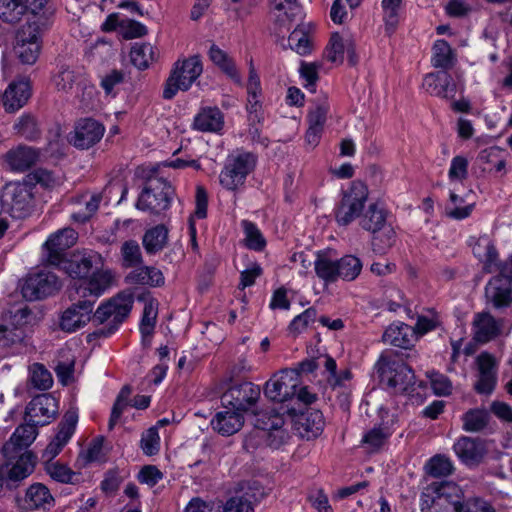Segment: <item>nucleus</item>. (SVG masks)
Returning <instances> with one entry per match:
<instances>
[{
	"instance_id": "1",
	"label": "nucleus",
	"mask_w": 512,
	"mask_h": 512,
	"mask_svg": "<svg viewBox=\"0 0 512 512\" xmlns=\"http://www.w3.org/2000/svg\"><path fill=\"white\" fill-rule=\"evenodd\" d=\"M111 282V272H99L69 290V299L73 303L62 313L60 328L71 333L88 324L93 318L95 302L110 287Z\"/></svg>"
},
{
	"instance_id": "2",
	"label": "nucleus",
	"mask_w": 512,
	"mask_h": 512,
	"mask_svg": "<svg viewBox=\"0 0 512 512\" xmlns=\"http://www.w3.org/2000/svg\"><path fill=\"white\" fill-rule=\"evenodd\" d=\"M134 301L135 297L132 291L123 290L97 307L93 314V320L99 324H106V326L98 328L86 336L87 343L91 344V350L101 348L99 341L113 335L128 319Z\"/></svg>"
},
{
	"instance_id": "3",
	"label": "nucleus",
	"mask_w": 512,
	"mask_h": 512,
	"mask_svg": "<svg viewBox=\"0 0 512 512\" xmlns=\"http://www.w3.org/2000/svg\"><path fill=\"white\" fill-rule=\"evenodd\" d=\"M375 369L381 385L392 394L411 395L416 385L420 388L426 386L422 381L417 384L413 370L399 354H382Z\"/></svg>"
},
{
	"instance_id": "4",
	"label": "nucleus",
	"mask_w": 512,
	"mask_h": 512,
	"mask_svg": "<svg viewBox=\"0 0 512 512\" xmlns=\"http://www.w3.org/2000/svg\"><path fill=\"white\" fill-rule=\"evenodd\" d=\"M420 507L421 512H464L466 500L458 484L434 482L421 494Z\"/></svg>"
},
{
	"instance_id": "5",
	"label": "nucleus",
	"mask_w": 512,
	"mask_h": 512,
	"mask_svg": "<svg viewBox=\"0 0 512 512\" xmlns=\"http://www.w3.org/2000/svg\"><path fill=\"white\" fill-rule=\"evenodd\" d=\"M174 196L175 189L167 179L151 176L146 180L135 207L163 221L168 218L167 212Z\"/></svg>"
},
{
	"instance_id": "6",
	"label": "nucleus",
	"mask_w": 512,
	"mask_h": 512,
	"mask_svg": "<svg viewBox=\"0 0 512 512\" xmlns=\"http://www.w3.org/2000/svg\"><path fill=\"white\" fill-rule=\"evenodd\" d=\"M388 211L379 203H372L360 217V226L373 234L372 248L378 254H384L396 242V232L388 224Z\"/></svg>"
},
{
	"instance_id": "7",
	"label": "nucleus",
	"mask_w": 512,
	"mask_h": 512,
	"mask_svg": "<svg viewBox=\"0 0 512 512\" xmlns=\"http://www.w3.org/2000/svg\"><path fill=\"white\" fill-rule=\"evenodd\" d=\"M362 261L355 255H344L333 259L325 251H319L314 262L315 273L325 283H335L338 279L355 280L362 271Z\"/></svg>"
},
{
	"instance_id": "8",
	"label": "nucleus",
	"mask_w": 512,
	"mask_h": 512,
	"mask_svg": "<svg viewBox=\"0 0 512 512\" xmlns=\"http://www.w3.org/2000/svg\"><path fill=\"white\" fill-rule=\"evenodd\" d=\"M255 153L243 149L229 154L219 174L221 186L228 191H237L245 185L246 179L257 165Z\"/></svg>"
},
{
	"instance_id": "9",
	"label": "nucleus",
	"mask_w": 512,
	"mask_h": 512,
	"mask_svg": "<svg viewBox=\"0 0 512 512\" xmlns=\"http://www.w3.org/2000/svg\"><path fill=\"white\" fill-rule=\"evenodd\" d=\"M203 72V64L199 55L177 60L166 79L162 97L173 99L179 90L188 91Z\"/></svg>"
},
{
	"instance_id": "10",
	"label": "nucleus",
	"mask_w": 512,
	"mask_h": 512,
	"mask_svg": "<svg viewBox=\"0 0 512 512\" xmlns=\"http://www.w3.org/2000/svg\"><path fill=\"white\" fill-rule=\"evenodd\" d=\"M34 185L30 182H11L5 185L2 208L7 207L13 218L23 219L31 214L34 208Z\"/></svg>"
},
{
	"instance_id": "11",
	"label": "nucleus",
	"mask_w": 512,
	"mask_h": 512,
	"mask_svg": "<svg viewBox=\"0 0 512 512\" xmlns=\"http://www.w3.org/2000/svg\"><path fill=\"white\" fill-rule=\"evenodd\" d=\"M50 17L44 11L37 21H29L27 25L17 33L16 54L23 64H34L40 52V34L43 28L49 24Z\"/></svg>"
},
{
	"instance_id": "12",
	"label": "nucleus",
	"mask_w": 512,
	"mask_h": 512,
	"mask_svg": "<svg viewBox=\"0 0 512 512\" xmlns=\"http://www.w3.org/2000/svg\"><path fill=\"white\" fill-rule=\"evenodd\" d=\"M367 199V186L361 181L352 182L350 187L343 192L342 199L334 210L338 225L347 226L356 218L361 217Z\"/></svg>"
},
{
	"instance_id": "13",
	"label": "nucleus",
	"mask_w": 512,
	"mask_h": 512,
	"mask_svg": "<svg viewBox=\"0 0 512 512\" xmlns=\"http://www.w3.org/2000/svg\"><path fill=\"white\" fill-rule=\"evenodd\" d=\"M300 385L298 370L283 369L266 382L264 393L270 400L284 403L295 398Z\"/></svg>"
},
{
	"instance_id": "14",
	"label": "nucleus",
	"mask_w": 512,
	"mask_h": 512,
	"mask_svg": "<svg viewBox=\"0 0 512 512\" xmlns=\"http://www.w3.org/2000/svg\"><path fill=\"white\" fill-rule=\"evenodd\" d=\"M261 390L258 385L243 382L229 387L221 396L225 409L237 410L241 413L252 409L258 402Z\"/></svg>"
},
{
	"instance_id": "15",
	"label": "nucleus",
	"mask_w": 512,
	"mask_h": 512,
	"mask_svg": "<svg viewBox=\"0 0 512 512\" xmlns=\"http://www.w3.org/2000/svg\"><path fill=\"white\" fill-rule=\"evenodd\" d=\"M283 414L275 409H265L255 413L254 426L267 432V442L272 448H279L289 439V433L284 428Z\"/></svg>"
},
{
	"instance_id": "16",
	"label": "nucleus",
	"mask_w": 512,
	"mask_h": 512,
	"mask_svg": "<svg viewBox=\"0 0 512 512\" xmlns=\"http://www.w3.org/2000/svg\"><path fill=\"white\" fill-rule=\"evenodd\" d=\"M48 0H0V21L5 24L15 25L19 23L28 11L35 16L47 12L50 17L52 12L46 8Z\"/></svg>"
},
{
	"instance_id": "17",
	"label": "nucleus",
	"mask_w": 512,
	"mask_h": 512,
	"mask_svg": "<svg viewBox=\"0 0 512 512\" xmlns=\"http://www.w3.org/2000/svg\"><path fill=\"white\" fill-rule=\"evenodd\" d=\"M78 233L73 228H63L51 234L42 246L43 262L60 266L65 259V251L75 245Z\"/></svg>"
},
{
	"instance_id": "18",
	"label": "nucleus",
	"mask_w": 512,
	"mask_h": 512,
	"mask_svg": "<svg viewBox=\"0 0 512 512\" xmlns=\"http://www.w3.org/2000/svg\"><path fill=\"white\" fill-rule=\"evenodd\" d=\"M78 422V415L74 411H68L57 426L55 436L50 440L45 449L41 452L40 463L45 464L56 461V457L73 436Z\"/></svg>"
},
{
	"instance_id": "19",
	"label": "nucleus",
	"mask_w": 512,
	"mask_h": 512,
	"mask_svg": "<svg viewBox=\"0 0 512 512\" xmlns=\"http://www.w3.org/2000/svg\"><path fill=\"white\" fill-rule=\"evenodd\" d=\"M60 288L58 278L50 272H39L29 275L21 288L23 297L28 301L43 299L52 295Z\"/></svg>"
},
{
	"instance_id": "20",
	"label": "nucleus",
	"mask_w": 512,
	"mask_h": 512,
	"mask_svg": "<svg viewBox=\"0 0 512 512\" xmlns=\"http://www.w3.org/2000/svg\"><path fill=\"white\" fill-rule=\"evenodd\" d=\"M58 413V402L51 394H40L32 398L25 409V420L36 427L49 424Z\"/></svg>"
},
{
	"instance_id": "21",
	"label": "nucleus",
	"mask_w": 512,
	"mask_h": 512,
	"mask_svg": "<svg viewBox=\"0 0 512 512\" xmlns=\"http://www.w3.org/2000/svg\"><path fill=\"white\" fill-rule=\"evenodd\" d=\"M105 133V126L93 118H82L75 124L69 142L78 149H89L97 144Z\"/></svg>"
},
{
	"instance_id": "22",
	"label": "nucleus",
	"mask_w": 512,
	"mask_h": 512,
	"mask_svg": "<svg viewBox=\"0 0 512 512\" xmlns=\"http://www.w3.org/2000/svg\"><path fill=\"white\" fill-rule=\"evenodd\" d=\"M38 429L35 424L26 421V423L19 425L10 439L3 445L1 451L3 456L8 460L15 459L20 453H24L36 439Z\"/></svg>"
},
{
	"instance_id": "23",
	"label": "nucleus",
	"mask_w": 512,
	"mask_h": 512,
	"mask_svg": "<svg viewBox=\"0 0 512 512\" xmlns=\"http://www.w3.org/2000/svg\"><path fill=\"white\" fill-rule=\"evenodd\" d=\"M476 365L478 380L474 389L478 394L490 395L497 384L498 360L492 354H479Z\"/></svg>"
},
{
	"instance_id": "24",
	"label": "nucleus",
	"mask_w": 512,
	"mask_h": 512,
	"mask_svg": "<svg viewBox=\"0 0 512 512\" xmlns=\"http://www.w3.org/2000/svg\"><path fill=\"white\" fill-rule=\"evenodd\" d=\"M459 460L467 466H477L487 453L485 441L480 438L461 436L453 445Z\"/></svg>"
},
{
	"instance_id": "25",
	"label": "nucleus",
	"mask_w": 512,
	"mask_h": 512,
	"mask_svg": "<svg viewBox=\"0 0 512 512\" xmlns=\"http://www.w3.org/2000/svg\"><path fill=\"white\" fill-rule=\"evenodd\" d=\"M138 300L144 303L139 330L141 333V344L143 349L151 347L152 338L155 330L157 315H158V301L150 292L143 293L138 296Z\"/></svg>"
},
{
	"instance_id": "26",
	"label": "nucleus",
	"mask_w": 512,
	"mask_h": 512,
	"mask_svg": "<svg viewBox=\"0 0 512 512\" xmlns=\"http://www.w3.org/2000/svg\"><path fill=\"white\" fill-rule=\"evenodd\" d=\"M422 85L430 95L442 99H453L457 91L456 83L451 74L446 70L426 74Z\"/></svg>"
},
{
	"instance_id": "27",
	"label": "nucleus",
	"mask_w": 512,
	"mask_h": 512,
	"mask_svg": "<svg viewBox=\"0 0 512 512\" xmlns=\"http://www.w3.org/2000/svg\"><path fill=\"white\" fill-rule=\"evenodd\" d=\"M19 505L25 511H48L54 507L55 499L46 485L37 482L26 489Z\"/></svg>"
},
{
	"instance_id": "28",
	"label": "nucleus",
	"mask_w": 512,
	"mask_h": 512,
	"mask_svg": "<svg viewBox=\"0 0 512 512\" xmlns=\"http://www.w3.org/2000/svg\"><path fill=\"white\" fill-rule=\"evenodd\" d=\"M31 96V85L28 79L12 81L2 96L6 112L12 113L22 108Z\"/></svg>"
},
{
	"instance_id": "29",
	"label": "nucleus",
	"mask_w": 512,
	"mask_h": 512,
	"mask_svg": "<svg viewBox=\"0 0 512 512\" xmlns=\"http://www.w3.org/2000/svg\"><path fill=\"white\" fill-rule=\"evenodd\" d=\"M273 5V9L277 12L275 14V32L277 34H281L285 30L289 31L292 23L302 17V9L297 0H274Z\"/></svg>"
},
{
	"instance_id": "30",
	"label": "nucleus",
	"mask_w": 512,
	"mask_h": 512,
	"mask_svg": "<svg viewBox=\"0 0 512 512\" xmlns=\"http://www.w3.org/2000/svg\"><path fill=\"white\" fill-rule=\"evenodd\" d=\"M58 268L62 269L67 275L77 281L71 286L72 290L76 285H80L83 281L90 280L96 273L104 272L96 270L92 272L93 262L90 257L74 256L71 259H63Z\"/></svg>"
},
{
	"instance_id": "31",
	"label": "nucleus",
	"mask_w": 512,
	"mask_h": 512,
	"mask_svg": "<svg viewBox=\"0 0 512 512\" xmlns=\"http://www.w3.org/2000/svg\"><path fill=\"white\" fill-rule=\"evenodd\" d=\"M472 333L474 343L486 344L499 335L500 326L490 313L480 312L474 315Z\"/></svg>"
},
{
	"instance_id": "32",
	"label": "nucleus",
	"mask_w": 512,
	"mask_h": 512,
	"mask_svg": "<svg viewBox=\"0 0 512 512\" xmlns=\"http://www.w3.org/2000/svg\"><path fill=\"white\" fill-rule=\"evenodd\" d=\"M224 114L216 106L202 107L194 116L192 128L199 132L221 133L224 128Z\"/></svg>"
},
{
	"instance_id": "33",
	"label": "nucleus",
	"mask_w": 512,
	"mask_h": 512,
	"mask_svg": "<svg viewBox=\"0 0 512 512\" xmlns=\"http://www.w3.org/2000/svg\"><path fill=\"white\" fill-rule=\"evenodd\" d=\"M382 341L402 349H411L415 343V331L408 324L397 322L389 325L383 333Z\"/></svg>"
},
{
	"instance_id": "34",
	"label": "nucleus",
	"mask_w": 512,
	"mask_h": 512,
	"mask_svg": "<svg viewBox=\"0 0 512 512\" xmlns=\"http://www.w3.org/2000/svg\"><path fill=\"white\" fill-rule=\"evenodd\" d=\"M485 295L495 308L508 307L512 303V285L503 277H493L485 287Z\"/></svg>"
},
{
	"instance_id": "35",
	"label": "nucleus",
	"mask_w": 512,
	"mask_h": 512,
	"mask_svg": "<svg viewBox=\"0 0 512 512\" xmlns=\"http://www.w3.org/2000/svg\"><path fill=\"white\" fill-rule=\"evenodd\" d=\"M243 424V414L230 408L218 412L211 420L212 428L223 436L235 434L241 429Z\"/></svg>"
},
{
	"instance_id": "36",
	"label": "nucleus",
	"mask_w": 512,
	"mask_h": 512,
	"mask_svg": "<svg viewBox=\"0 0 512 512\" xmlns=\"http://www.w3.org/2000/svg\"><path fill=\"white\" fill-rule=\"evenodd\" d=\"M39 151L33 147L19 145L6 154V162L13 171L24 172L36 164Z\"/></svg>"
},
{
	"instance_id": "37",
	"label": "nucleus",
	"mask_w": 512,
	"mask_h": 512,
	"mask_svg": "<svg viewBox=\"0 0 512 512\" xmlns=\"http://www.w3.org/2000/svg\"><path fill=\"white\" fill-rule=\"evenodd\" d=\"M324 417L320 410L307 409L297 419L298 430L306 438L317 437L324 428Z\"/></svg>"
},
{
	"instance_id": "38",
	"label": "nucleus",
	"mask_w": 512,
	"mask_h": 512,
	"mask_svg": "<svg viewBox=\"0 0 512 512\" xmlns=\"http://www.w3.org/2000/svg\"><path fill=\"white\" fill-rule=\"evenodd\" d=\"M208 56L213 64H215L234 83L242 85V78L237 70L234 60L224 50L213 43L208 51Z\"/></svg>"
},
{
	"instance_id": "39",
	"label": "nucleus",
	"mask_w": 512,
	"mask_h": 512,
	"mask_svg": "<svg viewBox=\"0 0 512 512\" xmlns=\"http://www.w3.org/2000/svg\"><path fill=\"white\" fill-rule=\"evenodd\" d=\"M169 230L164 224L147 229L142 237V245L148 255L161 252L168 244Z\"/></svg>"
},
{
	"instance_id": "40",
	"label": "nucleus",
	"mask_w": 512,
	"mask_h": 512,
	"mask_svg": "<svg viewBox=\"0 0 512 512\" xmlns=\"http://www.w3.org/2000/svg\"><path fill=\"white\" fill-rule=\"evenodd\" d=\"M126 281L131 284L161 287L165 283V277L162 271L156 267L142 266L132 270L126 276Z\"/></svg>"
},
{
	"instance_id": "41",
	"label": "nucleus",
	"mask_w": 512,
	"mask_h": 512,
	"mask_svg": "<svg viewBox=\"0 0 512 512\" xmlns=\"http://www.w3.org/2000/svg\"><path fill=\"white\" fill-rule=\"evenodd\" d=\"M456 63V56L450 44L444 39H438L432 46L431 64L440 70H450Z\"/></svg>"
},
{
	"instance_id": "42",
	"label": "nucleus",
	"mask_w": 512,
	"mask_h": 512,
	"mask_svg": "<svg viewBox=\"0 0 512 512\" xmlns=\"http://www.w3.org/2000/svg\"><path fill=\"white\" fill-rule=\"evenodd\" d=\"M84 81V73L68 66H61L59 72L53 77L55 87L65 93H71L75 87L82 86Z\"/></svg>"
},
{
	"instance_id": "43",
	"label": "nucleus",
	"mask_w": 512,
	"mask_h": 512,
	"mask_svg": "<svg viewBox=\"0 0 512 512\" xmlns=\"http://www.w3.org/2000/svg\"><path fill=\"white\" fill-rule=\"evenodd\" d=\"M13 130L15 134L28 141H37L42 135L38 120L30 113L21 115L14 123Z\"/></svg>"
},
{
	"instance_id": "44",
	"label": "nucleus",
	"mask_w": 512,
	"mask_h": 512,
	"mask_svg": "<svg viewBox=\"0 0 512 512\" xmlns=\"http://www.w3.org/2000/svg\"><path fill=\"white\" fill-rule=\"evenodd\" d=\"M345 51H347L350 56V60L352 61V57L355 52L352 39H343L339 33L332 34L329 46L327 47L328 60L334 63H342Z\"/></svg>"
},
{
	"instance_id": "45",
	"label": "nucleus",
	"mask_w": 512,
	"mask_h": 512,
	"mask_svg": "<svg viewBox=\"0 0 512 512\" xmlns=\"http://www.w3.org/2000/svg\"><path fill=\"white\" fill-rule=\"evenodd\" d=\"M391 434L392 433L387 426L380 424L367 431L363 435L361 443L370 453L378 452L384 446Z\"/></svg>"
},
{
	"instance_id": "46",
	"label": "nucleus",
	"mask_w": 512,
	"mask_h": 512,
	"mask_svg": "<svg viewBox=\"0 0 512 512\" xmlns=\"http://www.w3.org/2000/svg\"><path fill=\"white\" fill-rule=\"evenodd\" d=\"M241 227L245 235V246L256 252L263 251L267 242L257 225L250 220L244 219L241 221Z\"/></svg>"
},
{
	"instance_id": "47",
	"label": "nucleus",
	"mask_w": 512,
	"mask_h": 512,
	"mask_svg": "<svg viewBox=\"0 0 512 512\" xmlns=\"http://www.w3.org/2000/svg\"><path fill=\"white\" fill-rule=\"evenodd\" d=\"M489 420L488 411L479 408L470 409L462 415V428L466 432H480L487 427Z\"/></svg>"
},
{
	"instance_id": "48",
	"label": "nucleus",
	"mask_w": 512,
	"mask_h": 512,
	"mask_svg": "<svg viewBox=\"0 0 512 512\" xmlns=\"http://www.w3.org/2000/svg\"><path fill=\"white\" fill-rule=\"evenodd\" d=\"M17 461L8 472V478L12 481H20L28 477L34 469L35 457L31 452L20 453Z\"/></svg>"
},
{
	"instance_id": "49",
	"label": "nucleus",
	"mask_w": 512,
	"mask_h": 512,
	"mask_svg": "<svg viewBox=\"0 0 512 512\" xmlns=\"http://www.w3.org/2000/svg\"><path fill=\"white\" fill-rule=\"evenodd\" d=\"M45 473L55 482L73 484L76 473L65 463L59 460L42 464Z\"/></svg>"
},
{
	"instance_id": "50",
	"label": "nucleus",
	"mask_w": 512,
	"mask_h": 512,
	"mask_svg": "<svg viewBox=\"0 0 512 512\" xmlns=\"http://www.w3.org/2000/svg\"><path fill=\"white\" fill-rule=\"evenodd\" d=\"M154 54L150 43H135L130 51V60L137 69L145 70L154 60Z\"/></svg>"
},
{
	"instance_id": "51",
	"label": "nucleus",
	"mask_w": 512,
	"mask_h": 512,
	"mask_svg": "<svg viewBox=\"0 0 512 512\" xmlns=\"http://www.w3.org/2000/svg\"><path fill=\"white\" fill-rule=\"evenodd\" d=\"M28 370L29 381L35 389L46 391L53 386L52 374L43 364L33 363L29 366Z\"/></svg>"
},
{
	"instance_id": "52",
	"label": "nucleus",
	"mask_w": 512,
	"mask_h": 512,
	"mask_svg": "<svg viewBox=\"0 0 512 512\" xmlns=\"http://www.w3.org/2000/svg\"><path fill=\"white\" fill-rule=\"evenodd\" d=\"M24 340L25 332L23 328L0 325V349H18L22 346Z\"/></svg>"
},
{
	"instance_id": "53",
	"label": "nucleus",
	"mask_w": 512,
	"mask_h": 512,
	"mask_svg": "<svg viewBox=\"0 0 512 512\" xmlns=\"http://www.w3.org/2000/svg\"><path fill=\"white\" fill-rule=\"evenodd\" d=\"M381 8L386 29L394 31L400 20L403 0H382Z\"/></svg>"
},
{
	"instance_id": "54",
	"label": "nucleus",
	"mask_w": 512,
	"mask_h": 512,
	"mask_svg": "<svg viewBox=\"0 0 512 512\" xmlns=\"http://www.w3.org/2000/svg\"><path fill=\"white\" fill-rule=\"evenodd\" d=\"M427 473L433 477H446L454 470L451 459L445 455H435L426 464Z\"/></svg>"
},
{
	"instance_id": "55",
	"label": "nucleus",
	"mask_w": 512,
	"mask_h": 512,
	"mask_svg": "<svg viewBox=\"0 0 512 512\" xmlns=\"http://www.w3.org/2000/svg\"><path fill=\"white\" fill-rule=\"evenodd\" d=\"M123 266L133 268L143 263L140 246L135 240L125 241L121 246Z\"/></svg>"
},
{
	"instance_id": "56",
	"label": "nucleus",
	"mask_w": 512,
	"mask_h": 512,
	"mask_svg": "<svg viewBox=\"0 0 512 512\" xmlns=\"http://www.w3.org/2000/svg\"><path fill=\"white\" fill-rule=\"evenodd\" d=\"M289 47L299 55H307L312 50V43L308 34L300 28H295L288 37Z\"/></svg>"
},
{
	"instance_id": "57",
	"label": "nucleus",
	"mask_w": 512,
	"mask_h": 512,
	"mask_svg": "<svg viewBox=\"0 0 512 512\" xmlns=\"http://www.w3.org/2000/svg\"><path fill=\"white\" fill-rule=\"evenodd\" d=\"M427 376L436 396H449L452 393V383L447 376L436 371L427 373Z\"/></svg>"
},
{
	"instance_id": "58",
	"label": "nucleus",
	"mask_w": 512,
	"mask_h": 512,
	"mask_svg": "<svg viewBox=\"0 0 512 512\" xmlns=\"http://www.w3.org/2000/svg\"><path fill=\"white\" fill-rule=\"evenodd\" d=\"M140 447L147 456H152L159 452L160 437L157 428L151 427L142 434Z\"/></svg>"
},
{
	"instance_id": "59",
	"label": "nucleus",
	"mask_w": 512,
	"mask_h": 512,
	"mask_svg": "<svg viewBox=\"0 0 512 512\" xmlns=\"http://www.w3.org/2000/svg\"><path fill=\"white\" fill-rule=\"evenodd\" d=\"M317 310L314 307H309L301 314L297 315L289 324L291 332L300 333L310 324L314 323L317 319Z\"/></svg>"
},
{
	"instance_id": "60",
	"label": "nucleus",
	"mask_w": 512,
	"mask_h": 512,
	"mask_svg": "<svg viewBox=\"0 0 512 512\" xmlns=\"http://www.w3.org/2000/svg\"><path fill=\"white\" fill-rule=\"evenodd\" d=\"M468 176V160L461 155L452 158L448 177L451 181H463Z\"/></svg>"
},
{
	"instance_id": "61",
	"label": "nucleus",
	"mask_w": 512,
	"mask_h": 512,
	"mask_svg": "<svg viewBox=\"0 0 512 512\" xmlns=\"http://www.w3.org/2000/svg\"><path fill=\"white\" fill-rule=\"evenodd\" d=\"M138 228L137 221L134 219H116L113 224V234L117 238L125 239L136 234Z\"/></svg>"
},
{
	"instance_id": "62",
	"label": "nucleus",
	"mask_w": 512,
	"mask_h": 512,
	"mask_svg": "<svg viewBox=\"0 0 512 512\" xmlns=\"http://www.w3.org/2000/svg\"><path fill=\"white\" fill-rule=\"evenodd\" d=\"M439 325L440 320L437 315H433L432 317L423 315L418 316L415 327H413V330L415 331V342L419 339V337L435 330Z\"/></svg>"
},
{
	"instance_id": "63",
	"label": "nucleus",
	"mask_w": 512,
	"mask_h": 512,
	"mask_svg": "<svg viewBox=\"0 0 512 512\" xmlns=\"http://www.w3.org/2000/svg\"><path fill=\"white\" fill-rule=\"evenodd\" d=\"M222 512H254L251 501L246 496L231 497L224 505Z\"/></svg>"
},
{
	"instance_id": "64",
	"label": "nucleus",
	"mask_w": 512,
	"mask_h": 512,
	"mask_svg": "<svg viewBox=\"0 0 512 512\" xmlns=\"http://www.w3.org/2000/svg\"><path fill=\"white\" fill-rule=\"evenodd\" d=\"M308 501L318 512H334L329 503L328 496L322 489H317L311 492L308 496Z\"/></svg>"
}]
</instances>
